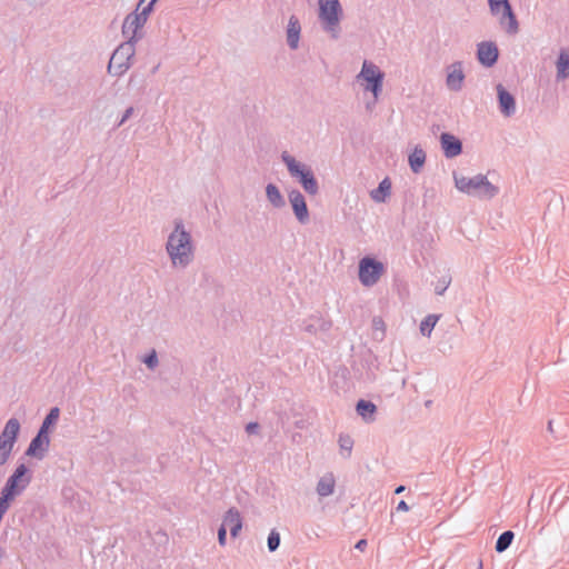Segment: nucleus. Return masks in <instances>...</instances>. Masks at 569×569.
<instances>
[{"instance_id": "1", "label": "nucleus", "mask_w": 569, "mask_h": 569, "mask_svg": "<svg viewBox=\"0 0 569 569\" xmlns=\"http://www.w3.org/2000/svg\"><path fill=\"white\" fill-rule=\"evenodd\" d=\"M166 252L174 269L184 270L194 260L196 247L181 219H176L166 242Z\"/></svg>"}, {"instance_id": "11", "label": "nucleus", "mask_w": 569, "mask_h": 569, "mask_svg": "<svg viewBox=\"0 0 569 569\" xmlns=\"http://www.w3.org/2000/svg\"><path fill=\"white\" fill-rule=\"evenodd\" d=\"M288 200L296 219L301 224H307L310 221V213L305 196L298 189H292L288 192Z\"/></svg>"}, {"instance_id": "14", "label": "nucleus", "mask_w": 569, "mask_h": 569, "mask_svg": "<svg viewBox=\"0 0 569 569\" xmlns=\"http://www.w3.org/2000/svg\"><path fill=\"white\" fill-rule=\"evenodd\" d=\"M465 78L461 61H455L447 67L446 86L450 91L459 92L463 87Z\"/></svg>"}, {"instance_id": "15", "label": "nucleus", "mask_w": 569, "mask_h": 569, "mask_svg": "<svg viewBox=\"0 0 569 569\" xmlns=\"http://www.w3.org/2000/svg\"><path fill=\"white\" fill-rule=\"evenodd\" d=\"M498 108L502 116L512 117L516 113V99L501 83L496 86Z\"/></svg>"}, {"instance_id": "29", "label": "nucleus", "mask_w": 569, "mask_h": 569, "mask_svg": "<svg viewBox=\"0 0 569 569\" xmlns=\"http://www.w3.org/2000/svg\"><path fill=\"white\" fill-rule=\"evenodd\" d=\"M439 320L438 315H428L421 322H420V332L425 337H430L435 326L437 325Z\"/></svg>"}, {"instance_id": "35", "label": "nucleus", "mask_w": 569, "mask_h": 569, "mask_svg": "<svg viewBox=\"0 0 569 569\" xmlns=\"http://www.w3.org/2000/svg\"><path fill=\"white\" fill-rule=\"evenodd\" d=\"M449 283H450V280L447 281L446 279H442L441 281H439V283L435 288L436 295L442 296L445 293V291L447 290Z\"/></svg>"}, {"instance_id": "2", "label": "nucleus", "mask_w": 569, "mask_h": 569, "mask_svg": "<svg viewBox=\"0 0 569 569\" xmlns=\"http://www.w3.org/2000/svg\"><path fill=\"white\" fill-rule=\"evenodd\" d=\"M31 481L32 470L24 462L18 463L0 491V501L11 506L14 499L24 492Z\"/></svg>"}, {"instance_id": "23", "label": "nucleus", "mask_w": 569, "mask_h": 569, "mask_svg": "<svg viewBox=\"0 0 569 569\" xmlns=\"http://www.w3.org/2000/svg\"><path fill=\"white\" fill-rule=\"evenodd\" d=\"M266 197L273 208L281 209L286 206L284 197L274 183L266 186Z\"/></svg>"}, {"instance_id": "45", "label": "nucleus", "mask_w": 569, "mask_h": 569, "mask_svg": "<svg viewBox=\"0 0 569 569\" xmlns=\"http://www.w3.org/2000/svg\"><path fill=\"white\" fill-rule=\"evenodd\" d=\"M6 556V550L0 546V560Z\"/></svg>"}, {"instance_id": "6", "label": "nucleus", "mask_w": 569, "mask_h": 569, "mask_svg": "<svg viewBox=\"0 0 569 569\" xmlns=\"http://www.w3.org/2000/svg\"><path fill=\"white\" fill-rule=\"evenodd\" d=\"M134 39L129 38L117 47L108 63V72L116 77L123 76L132 64L136 53Z\"/></svg>"}, {"instance_id": "17", "label": "nucleus", "mask_w": 569, "mask_h": 569, "mask_svg": "<svg viewBox=\"0 0 569 569\" xmlns=\"http://www.w3.org/2000/svg\"><path fill=\"white\" fill-rule=\"evenodd\" d=\"M440 143L446 158H455L462 152V142L456 136L449 132H442L440 134Z\"/></svg>"}, {"instance_id": "10", "label": "nucleus", "mask_w": 569, "mask_h": 569, "mask_svg": "<svg viewBox=\"0 0 569 569\" xmlns=\"http://www.w3.org/2000/svg\"><path fill=\"white\" fill-rule=\"evenodd\" d=\"M139 9L140 8L137 7L134 11L127 14L122 23V34L127 38V40L129 38H133L134 43H137L142 38L141 29L147 22L144 19L138 16Z\"/></svg>"}, {"instance_id": "16", "label": "nucleus", "mask_w": 569, "mask_h": 569, "mask_svg": "<svg viewBox=\"0 0 569 569\" xmlns=\"http://www.w3.org/2000/svg\"><path fill=\"white\" fill-rule=\"evenodd\" d=\"M20 421L14 417L10 418L0 432V446L14 448L20 435Z\"/></svg>"}, {"instance_id": "28", "label": "nucleus", "mask_w": 569, "mask_h": 569, "mask_svg": "<svg viewBox=\"0 0 569 569\" xmlns=\"http://www.w3.org/2000/svg\"><path fill=\"white\" fill-rule=\"evenodd\" d=\"M241 522H242V518H241L239 510L237 508L232 507L226 512L221 526H224V528L227 529V528H231L234 525H238Z\"/></svg>"}, {"instance_id": "19", "label": "nucleus", "mask_w": 569, "mask_h": 569, "mask_svg": "<svg viewBox=\"0 0 569 569\" xmlns=\"http://www.w3.org/2000/svg\"><path fill=\"white\" fill-rule=\"evenodd\" d=\"M301 26L296 16L289 18L287 27V42L290 49L296 50L299 44Z\"/></svg>"}, {"instance_id": "24", "label": "nucleus", "mask_w": 569, "mask_h": 569, "mask_svg": "<svg viewBox=\"0 0 569 569\" xmlns=\"http://www.w3.org/2000/svg\"><path fill=\"white\" fill-rule=\"evenodd\" d=\"M336 480L332 473H327L321 477L317 483L316 491L320 497H328L333 493Z\"/></svg>"}, {"instance_id": "48", "label": "nucleus", "mask_w": 569, "mask_h": 569, "mask_svg": "<svg viewBox=\"0 0 569 569\" xmlns=\"http://www.w3.org/2000/svg\"><path fill=\"white\" fill-rule=\"evenodd\" d=\"M430 405H431V401H430V400H428V401L426 402V406H427V407H429Z\"/></svg>"}, {"instance_id": "5", "label": "nucleus", "mask_w": 569, "mask_h": 569, "mask_svg": "<svg viewBox=\"0 0 569 569\" xmlns=\"http://www.w3.org/2000/svg\"><path fill=\"white\" fill-rule=\"evenodd\" d=\"M456 188L467 194H483L488 198H493L498 194L499 189L493 186L486 176L477 174L472 178L453 173Z\"/></svg>"}, {"instance_id": "46", "label": "nucleus", "mask_w": 569, "mask_h": 569, "mask_svg": "<svg viewBox=\"0 0 569 569\" xmlns=\"http://www.w3.org/2000/svg\"><path fill=\"white\" fill-rule=\"evenodd\" d=\"M548 430H549L550 432H553L552 421H551V420H550V421H548Z\"/></svg>"}, {"instance_id": "40", "label": "nucleus", "mask_w": 569, "mask_h": 569, "mask_svg": "<svg viewBox=\"0 0 569 569\" xmlns=\"http://www.w3.org/2000/svg\"><path fill=\"white\" fill-rule=\"evenodd\" d=\"M242 528V522L241 523H238V525H234L233 527L229 528L230 529V535L232 538H237L240 530Z\"/></svg>"}, {"instance_id": "47", "label": "nucleus", "mask_w": 569, "mask_h": 569, "mask_svg": "<svg viewBox=\"0 0 569 569\" xmlns=\"http://www.w3.org/2000/svg\"><path fill=\"white\" fill-rule=\"evenodd\" d=\"M158 536H161L163 538V540H168V537L166 533H162V532H157Z\"/></svg>"}, {"instance_id": "26", "label": "nucleus", "mask_w": 569, "mask_h": 569, "mask_svg": "<svg viewBox=\"0 0 569 569\" xmlns=\"http://www.w3.org/2000/svg\"><path fill=\"white\" fill-rule=\"evenodd\" d=\"M59 416H60V409L58 407H52L49 410V412L47 413V416L44 417L38 431L49 435L50 428L57 423Z\"/></svg>"}, {"instance_id": "13", "label": "nucleus", "mask_w": 569, "mask_h": 569, "mask_svg": "<svg viewBox=\"0 0 569 569\" xmlns=\"http://www.w3.org/2000/svg\"><path fill=\"white\" fill-rule=\"evenodd\" d=\"M476 56L481 66L491 68L499 59L498 46L493 41H482L477 44Z\"/></svg>"}, {"instance_id": "31", "label": "nucleus", "mask_w": 569, "mask_h": 569, "mask_svg": "<svg viewBox=\"0 0 569 569\" xmlns=\"http://www.w3.org/2000/svg\"><path fill=\"white\" fill-rule=\"evenodd\" d=\"M280 541H281L280 533L276 529H272L269 532V536L267 539L268 550L270 552H274L279 548Z\"/></svg>"}, {"instance_id": "32", "label": "nucleus", "mask_w": 569, "mask_h": 569, "mask_svg": "<svg viewBox=\"0 0 569 569\" xmlns=\"http://www.w3.org/2000/svg\"><path fill=\"white\" fill-rule=\"evenodd\" d=\"M142 361L149 369H154L159 362L156 350L152 349L149 353H147Z\"/></svg>"}, {"instance_id": "34", "label": "nucleus", "mask_w": 569, "mask_h": 569, "mask_svg": "<svg viewBox=\"0 0 569 569\" xmlns=\"http://www.w3.org/2000/svg\"><path fill=\"white\" fill-rule=\"evenodd\" d=\"M154 2L152 1H149L142 9L141 11L138 10V16H140L142 19H144L146 21L148 20L150 13L153 11L154 9Z\"/></svg>"}, {"instance_id": "25", "label": "nucleus", "mask_w": 569, "mask_h": 569, "mask_svg": "<svg viewBox=\"0 0 569 569\" xmlns=\"http://www.w3.org/2000/svg\"><path fill=\"white\" fill-rule=\"evenodd\" d=\"M408 160L411 171L413 173H419L426 162V152L421 148L416 147L409 154Z\"/></svg>"}, {"instance_id": "44", "label": "nucleus", "mask_w": 569, "mask_h": 569, "mask_svg": "<svg viewBox=\"0 0 569 569\" xmlns=\"http://www.w3.org/2000/svg\"><path fill=\"white\" fill-rule=\"evenodd\" d=\"M405 490H406V487L401 485L396 488L395 493L399 495V493L403 492Z\"/></svg>"}, {"instance_id": "41", "label": "nucleus", "mask_w": 569, "mask_h": 569, "mask_svg": "<svg viewBox=\"0 0 569 569\" xmlns=\"http://www.w3.org/2000/svg\"><path fill=\"white\" fill-rule=\"evenodd\" d=\"M372 325H373L375 330H383L385 323H383L382 319L373 318Z\"/></svg>"}, {"instance_id": "39", "label": "nucleus", "mask_w": 569, "mask_h": 569, "mask_svg": "<svg viewBox=\"0 0 569 569\" xmlns=\"http://www.w3.org/2000/svg\"><path fill=\"white\" fill-rule=\"evenodd\" d=\"M483 569V562L481 558H478L473 563H468L467 569Z\"/></svg>"}, {"instance_id": "12", "label": "nucleus", "mask_w": 569, "mask_h": 569, "mask_svg": "<svg viewBox=\"0 0 569 569\" xmlns=\"http://www.w3.org/2000/svg\"><path fill=\"white\" fill-rule=\"evenodd\" d=\"M50 447L49 435L37 431L36 436L31 439L28 448L23 456L34 458L37 460H43Z\"/></svg>"}, {"instance_id": "37", "label": "nucleus", "mask_w": 569, "mask_h": 569, "mask_svg": "<svg viewBox=\"0 0 569 569\" xmlns=\"http://www.w3.org/2000/svg\"><path fill=\"white\" fill-rule=\"evenodd\" d=\"M218 542L220 546H226L227 543V529L224 526H220L218 529Z\"/></svg>"}, {"instance_id": "3", "label": "nucleus", "mask_w": 569, "mask_h": 569, "mask_svg": "<svg viewBox=\"0 0 569 569\" xmlns=\"http://www.w3.org/2000/svg\"><path fill=\"white\" fill-rule=\"evenodd\" d=\"M281 160L286 164L289 174L301 184L308 194H318L319 183L309 166L296 160L288 151L281 153Z\"/></svg>"}, {"instance_id": "43", "label": "nucleus", "mask_w": 569, "mask_h": 569, "mask_svg": "<svg viewBox=\"0 0 569 569\" xmlns=\"http://www.w3.org/2000/svg\"><path fill=\"white\" fill-rule=\"evenodd\" d=\"M397 510L398 511H408L409 510V506L407 505V502L405 500H400L398 506H397Z\"/></svg>"}, {"instance_id": "4", "label": "nucleus", "mask_w": 569, "mask_h": 569, "mask_svg": "<svg viewBox=\"0 0 569 569\" xmlns=\"http://www.w3.org/2000/svg\"><path fill=\"white\" fill-rule=\"evenodd\" d=\"M318 17L322 29L330 33L332 39L340 34V22L343 17V9L339 0H318Z\"/></svg>"}, {"instance_id": "30", "label": "nucleus", "mask_w": 569, "mask_h": 569, "mask_svg": "<svg viewBox=\"0 0 569 569\" xmlns=\"http://www.w3.org/2000/svg\"><path fill=\"white\" fill-rule=\"evenodd\" d=\"M338 442L342 455L349 458L353 448V439L349 435H340Z\"/></svg>"}, {"instance_id": "49", "label": "nucleus", "mask_w": 569, "mask_h": 569, "mask_svg": "<svg viewBox=\"0 0 569 569\" xmlns=\"http://www.w3.org/2000/svg\"><path fill=\"white\" fill-rule=\"evenodd\" d=\"M158 70V66L153 68L152 72L154 73Z\"/></svg>"}, {"instance_id": "33", "label": "nucleus", "mask_w": 569, "mask_h": 569, "mask_svg": "<svg viewBox=\"0 0 569 569\" xmlns=\"http://www.w3.org/2000/svg\"><path fill=\"white\" fill-rule=\"evenodd\" d=\"M13 447L0 446V467L6 465L13 453Z\"/></svg>"}, {"instance_id": "36", "label": "nucleus", "mask_w": 569, "mask_h": 569, "mask_svg": "<svg viewBox=\"0 0 569 569\" xmlns=\"http://www.w3.org/2000/svg\"><path fill=\"white\" fill-rule=\"evenodd\" d=\"M133 112H134L133 107L127 108L116 127L117 128L121 127L133 114Z\"/></svg>"}, {"instance_id": "27", "label": "nucleus", "mask_w": 569, "mask_h": 569, "mask_svg": "<svg viewBox=\"0 0 569 569\" xmlns=\"http://www.w3.org/2000/svg\"><path fill=\"white\" fill-rule=\"evenodd\" d=\"M515 532L511 530L503 531L497 539L495 549L498 553L506 551L512 543Z\"/></svg>"}, {"instance_id": "18", "label": "nucleus", "mask_w": 569, "mask_h": 569, "mask_svg": "<svg viewBox=\"0 0 569 569\" xmlns=\"http://www.w3.org/2000/svg\"><path fill=\"white\" fill-rule=\"evenodd\" d=\"M331 328V321L320 316H311L301 323V329L310 335H317L318 331L327 332Z\"/></svg>"}, {"instance_id": "9", "label": "nucleus", "mask_w": 569, "mask_h": 569, "mask_svg": "<svg viewBox=\"0 0 569 569\" xmlns=\"http://www.w3.org/2000/svg\"><path fill=\"white\" fill-rule=\"evenodd\" d=\"M358 78L367 82L365 90L370 91L375 98L381 93L385 73L376 64L365 61Z\"/></svg>"}, {"instance_id": "8", "label": "nucleus", "mask_w": 569, "mask_h": 569, "mask_svg": "<svg viewBox=\"0 0 569 569\" xmlns=\"http://www.w3.org/2000/svg\"><path fill=\"white\" fill-rule=\"evenodd\" d=\"M385 271V266L379 260L371 257H363L359 261L358 276L365 287L375 286Z\"/></svg>"}, {"instance_id": "7", "label": "nucleus", "mask_w": 569, "mask_h": 569, "mask_svg": "<svg viewBox=\"0 0 569 569\" xmlns=\"http://www.w3.org/2000/svg\"><path fill=\"white\" fill-rule=\"evenodd\" d=\"M490 13L498 17L500 27L510 36L519 31V22L509 0H488Z\"/></svg>"}, {"instance_id": "21", "label": "nucleus", "mask_w": 569, "mask_h": 569, "mask_svg": "<svg viewBox=\"0 0 569 569\" xmlns=\"http://www.w3.org/2000/svg\"><path fill=\"white\" fill-rule=\"evenodd\" d=\"M391 192V180L386 177L383 178L378 187L370 191V197L373 201L381 203L386 202L387 198L390 196Z\"/></svg>"}, {"instance_id": "20", "label": "nucleus", "mask_w": 569, "mask_h": 569, "mask_svg": "<svg viewBox=\"0 0 569 569\" xmlns=\"http://www.w3.org/2000/svg\"><path fill=\"white\" fill-rule=\"evenodd\" d=\"M356 411L366 422H373L376 420L377 406L370 400H358Z\"/></svg>"}, {"instance_id": "42", "label": "nucleus", "mask_w": 569, "mask_h": 569, "mask_svg": "<svg viewBox=\"0 0 569 569\" xmlns=\"http://www.w3.org/2000/svg\"><path fill=\"white\" fill-rule=\"evenodd\" d=\"M368 542L366 539H360L357 541V543L355 545V548L360 550V551H363L367 547Z\"/></svg>"}, {"instance_id": "38", "label": "nucleus", "mask_w": 569, "mask_h": 569, "mask_svg": "<svg viewBox=\"0 0 569 569\" xmlns=\"http://www.w3.org/2000/svg\"><path fill=\"white\" fill-rule=\"evenodd\" d=\"M260 429V426L258 422H249L247 426H246V431L248 435H256L258 433Z\"/></svg>"}, {"instance_id": "22", "label": "nucleus", "mask_w": 569, "mask_h": 569, "mask_svg": "<svg viewBox=\"0 0 569 569\" xmlns=\"http://www.w3.org/2000/svg\"><path fill=\"white\" fill-rule=\"evenodd\" d=\"M557 80H565L569 77V49H561L556 62Z\"/></svg>"}]
</instances>
